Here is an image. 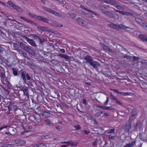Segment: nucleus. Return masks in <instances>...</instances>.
Instances as JSON below:
<instances>
[{
    "mask_svg": "<svg viewBox=\"0 0 147 147\" xmlns=\"http://www.w3.org/2000/svg\"><path fill=\"white\" fill-rule=\"evenodd\" d=\"M43 9L45 11H48L50 13L54 14L56 16L62 18H63V16L61 14L57 12L52 10L50 8H48L46 7H43Z\"/></svg>",
    "mask_w": 147,
    "mask_h": 147,
    "instance_id": "f257e3e1",
    "label": "nucleus"
},
{
    "mask_svg": "<svg viewBox=\"0 0 147 147\" xmlns=\"http://www.w3.org/2000/svg\"><path fill=\"white\" fill-rule=\"evenodd\" d=\"M102 8V10L106 15L111 18H113V14L107 10V9L105 7H103Z\"/></svg>",
    "mask_w": 147,
    "mask_h": 147,
    "instance_id": "f03ea898",
    "label": "nucleus"
},
{
    "mask_svg": "<svg viewBox=\"0 0 147 147\" xmlns=\"http://www.w3.org/2000/svg\"><path fill=\"white\" fill-rule=\"evenodd\" d=\"M110 26L113 29L117 30H119L120 29H122L123 28V26L122 25H119L112 24H110Z\"/></svg>",
    "mask_w": 147,
    "mask_h": 147,
    "instance_id": "7ed1b4c3",
    "label": "nucleus"
},
{
    "mask_svg": "<svg viewBox=\"0 0 147 147\" xmlns=\"http://www.w3.org/2000/svg\"><path fill=\"white\" fill-rule=\"evenodd\" d=\"M8 109L9 111L13 109L14 111H16L17 107L15 103H10L8 106Z\"/></svg>",
    "mask_w": 147,
    "mask_h": 147,
    "instance_id": "20e7f679",
    "label": "nucleus"
},
{
    "mask_svg": "<svg viewBox=\"0 0 147 147\" xmlns=\"http://www.w3.org/2000/svg\"><path fill=\"white\" fill-rule=\"evenodd\" d=\"M7 3L10 6L12 7L16 10L20 12L22 11V10L20 8L16 5L12 3L11 1H8Z\"/></svg>",
    "mask_w": 147,
    "mask_h": 147,
    "instance_id": "39448f33",
    "label": "nucleus"
},
{
    "mask_svg": "<svg viewBox=\"0 0 147 147\" xmlns=\"http://www.w3.org/2000/svg\"><path fill=\"white\" fill-rule=\"evenodd\" d=\"M24 38L31 45L34 47L36 46L35 42L32 40L30 39L26 36H24Z\"/></svg>",
    "mask_w": 147,
    "mask_h": 147,
    "instance_id": "423d86ee",
    "label": "nucleus"
},
{
    "mask_svg": "<svg viewBox=\"0 0 147 147\" xmlns=\"http://www.w3.org/2000/svg\"><path fill=\"white\" fill-rule=\"evenodd\" d=\"M15 142V145L17 146L24 145L26 143L24 141L20 139L16 140Z\"/></svg>",
    "mask_w": 147,
    "mask_h": 147,
    "instance_id": "0eeeda50",
    "label": "nucleus"
},
{
    "mask_svg": "<svg viewBox=\"0 0 147 147\" xmlns=\"http://www.w3.org/2000/svg\"><path fill=\"white\" fill-rule=\"evenodd\" d=\"M90 65L94 68H96L98 66L100 65V64L98 62L93 60L90 64Z\"/></svg>",
    "mask_w": 147,
    "mask_h": 147,
    "instance_id": "6e6552de",
    "label": "nucleus"
},
{
    "mask_svg": "<svg viewBox=\"0 0 147 147\" xmlns=\"http://www.w3.org/2000/svg\"><path fill=\"white\" fill-rule=\"evenodd\" d=\"M135 20L140 25L143 26L144 27L145 26L146 23H145L144 21L138 18H136Z\"/></svg>",
    "mask_w": 147,
    "mask_h": 147,
    "instance_id": "1a4fd4ad",
    "label": "nucleus"
},
{
    "mask_svg": "<svg viewBox=\"0 0 147 147\" xmlns=\"http://www.w3.org/2000/svg\"><path fill=\"white\" fill-rule=\"evenodd\" d=\"M84 59L86 62L90 64L93 60L90 56L88 55L84 57Z\"/></svg>",
    "mask_w": 147,
    "mask_h": 147,
    "instance_id": "9d476101",
    "label": "nucleus"
},
{
    "mask_svg": "<svg viewBox=\"0 0 147 147\" xmlns=\"http://www.w3.org/2000/svg\"><path fill=\"white\" fill-rule=\"evenodd\" d=\"M136 141H134L131 143L126 144L123 147H132L136 144Z\"/></svg>",
    "mask_w": 147,
    "mask_h": 147,
    "instance_id": "9b49d317",
    "label": "nucleus"
},
{
    "mask_svg": "<svg viewBox=\"0 0 147 147\" xmlns=\"http://www.w3.org/2000/svg\"><path fill=\"white\" fill-rule=\"evenodd\" d=\"M26 51L29 54L32 55H35V53L29 47L26 50Z\"/></svg>",
    "mask_w": 147,
    "mask_h": 147,
    "instance_id": "f8f14e48",
    "label": "nucleus"
},
{
    "mask_svg": "<svg viewBox=\"0 0 147 147\" xmlns=\"http://www.w3.org/2000/svg\"><path fill=\"white\" fill-rule=\"evenodd\" d=\"M26 51L29 54L32 55H35V53L29 47L26 50Z\"/></svg>",
    "mask_w": 147,
    "mask_h": 147,
    "instance_id": "ddd939ff",
    "label": "nucleus"
},
{
    "mask_svg": "<svg viewBox=\"0 0 147 147\" xmlns=\"http://www.w3.org/2000/svg\"><path fill=\"white\" fill-rule=\"evenodd\" d=\"M104 3H107L110 4L114 5L115 6V2L114 1L111 0H104L103 1Z\"/></svg>",
    "mask_w": 147,
    "mask_h": 147,
    "instance_id": "4468645a",
    "label": "nucleus"
},
{
    "mask_svg": "<svg viewBox=\"0 0 147 147\" xmlns=\"http://www.w3.org/2000/svg\"><path fill=\"white\" fill-rule=\"evenodd\" d=\"M20 18L21 19L23 20L25 22H27L28 23H30V24H32V22L31 21V20H30L24 17H20Z\"/></svg>",
    "mask_w": 147,
    "mask_h": 147,
    "instance_id": "2eb2a0df",
    "label": "nucleus"
},
{
    "mask_svg": "<svg viewBox=\"0 0 147 147\" xmlns=\"http://www.w3.org/2000/svg\"><path fill=\"white\" fill-rule=\"evenodd\" d=\"M72 146H76L78 145V142H72L70 140V144Z\"/></svg>",
    "mask_w": 147,
    "mask_h": 147,
    "instance_id": "dca6fc26",
    "label": "nucleus"
},
{
    "mask_svg": "<svg viewBox=\"0 0 147 147\" xmlns=\"http://www.w3.org/2000/svg\"><path fill=\"white\" fill-rule=\"evenodd\" d=\"M20 45L21 48L24 49L25 51L28 47L26 45L22 42L20 43Z\"/></svg>",
    "mask_w": 147,
    "mask_h": 147,
    "instance_id": "f3484780",
    "label": "nucleus"
},
{
    "mask_svg": "<svg viewBox=\"0 0 147 147\" xmlns=\"http://www.w3.org/2000/svg\"><path fill=\"white\" fill-rule=\"evenodd\" d=\"M21 90L23 92L24 95L28 96V90L27 88H26L24 89Z\"/></svg>",
    "mask_w": 147,
    "mask_h": 147,
    "instance_id": "a211bd4d",
    "label": "nucleus"
},
{
    "mask_svg": "<svg viewBox=\"0 0 147 147\" xmlns=\"http://www.w3.org/2000/svg\"><path fill=\"white\" fill-rule=\"evenodd\" d=\"M136 117V114H133L131 116L129 119V122H132L133 120L135 119Z\"/></svg>",
    "mask_w": 147,
    "mask_h": 147,
    "instance_id": "6ab92c4d",
    "label": "nucleus"
},
{
    "mask_svg": "<svg viewBox=\"0 0 147 147\" xmlns=\"http://www.w3.org/2000/svg\"><path fill=\"white\" fill-rule=\"evenodd\" d=\"M139 37L143 40L146 41L147 37L145 35L141 34L139 35Z\"/></svg>",
    "mask_w": 147,
    "mask_h": 147,
    "instance_id": "aec40b11",
    "label": "nucleus"
},
{
    "mask_svg": "<svg viewBox=\"0 0 147 147\" xmlns=\"http://www.w3.org/2000/svg\"><path fill=\"white\" fill-rule=\"evenodd\" d=\"M42 116L43 117H48L50 116V113L48 112H44L42 114Z\"/></svg>",
    "mask_w": 147,
    "mask_h": 147,
    "instance_id": "412c9836",
    "label": "nucleus"
},
{
    "mask_svg": "<svg viewBox=\"0 0 147 147\" xmlns=\"http://www.w3.org/2000/svg\"><path fill=\"white\" fill-rule=\"evenodd\" d=\"M45 124L49 126L51 125L52 124V123L49 119H47L45 120Z\"/></svg>",
    "mask_w": 147,
    "mask_h": 147,
    "instance_id": "4be33fe9",
    "label": "nucleus"
},
{
    "mask_svg": "<svg viewBox=\"0 0 147 147\" xmlns=\"http://www.w3.org/2000/svg\"><path fill=\"white\" fill-rule=\"evenodd\" d=\"M119 94H122L124 96H128L131 95V93L130 92H120Z\"/></svg>",
    "mask_w": 147,
    "mask_h": 147,
    "instance_id": "5701e85b",
    "label": "nucleus"
},
{
    "mask_svg": "<svg viewBox=\"0 0 147 147\" xmlns=\"http://www.w3.org/2000/svg\"><path fill=\"white\" fill-rule=\"evenodd\" d=\"M21 76L24 82L26 80L25 74L23 71L21 72Z\"/></svg>",
    "mask_w": 147,
    "mask_h": 147,
    "instance_id": "b1692460",
    "label": "nucleus"
},
{
    "mask_svg": "<svg viewBox=\"0 0 147 147\" xmlns=\"http://www.w3.org/2000/svg\"><path fill=\"white\" fill-rule=\"evenodd\" d=\"M141 126V123L140 122L137 123L135 126V129H137L138 128H140Z\"/></svg>",
    "mask_w": 147,
    "mask_h": 147,
    "instance_id": "393cba45",
    "label": "nucleus"
},
{
    "mask_svg": "<svg viewBox=\"0 0 147 147\" xmlns=\"http://www.w3.org/2000/svg\"><path fill=\"white\" fill-rule=\"evenodd\" d=\"M123 29L126 30L128 31H131L133 30V29L127 26H123Z\"/></svg>",
    "mask_w": 147,
    "mask_h": 147,
    "instance_id": "a878e982",
    "label": "nucleus"
},
{
    "mask_svg": "<svg viewBox=\"0 0 147 147\" xmlns=\"http://www.w3.org/2000/svg\"><path fill=\"white\" fill-rule=\"evenodd\" d=\"M68 14L72 18H75L76 16V14L72 13H69Z\"/></svg>",
    "mask_w": 147,
    "mask_h": 147,
    "instance_id": "bb28decb",
    "label": "nucleus"
},
{
    "mask_svg": "<svg viewBox=\"0 0 147 147\" xmlns=\"http://www.w3.org/2000/svg\"><path fill=\"white\" fill-rule=\"evenodd\" d=\"M8 132H6L5 134L8 135L9 136H13L14 135V133H13V132L11 131H8Z\"/></svg>",
    "mask_w": 147,
    "mask_h": 147,
    "instance_id": "cd10ccee",
    "label": "nucleus"
},
{
    "mask_svg": "<svg viewBox=\"0 0 147 147\" xmlns=\"http://www.w3.org/2000/svg\"><path fill=\"white\" fill-rule=\"evenodd\" d=\"M12 70L13 74L14 76H16L18 75V72L15 68H12Z\"/></svg>",
    "mask_w": 147,
    "mask_h": 147,
    "instance_id": "c85d7f7f",
    "label": "nucleus"
},
{
    "mask_svg": "<svg viewBox=\"0 0 147 147\" xmlns=\"http://www.w3.org/2000/svg\"><path fill=\"white\" fill-rule=\"evenodd\" d=\"M38 147H47V146L46 144L42 143L38 144Z\"/></svg>",
    "mask_w": 147,
    "mask_h": 147,
    "instance_id": "c756f323",
    "label": "nucleus"
},
{
    "mask_svg": "<svg viewBox=\"0 0 147 147\" xmlns=\"http://www.w3.org/2000/svg\"><path fill=\"white\" fill-rule=\"evenodd\" d=\"M55 128L59 131H61L62 130V127L61 126L56 125L55 127Z\"/></svg>",
    "mask_w": 147,
    "mask_h": 147,
    "instance_id": "7c9ffc66",
    "label": "nucleus"
},
{
    "mask_svg": "<svg viewBox=\"0 0 147 147\" xmlns=\"http://www.w3.org/2000/svg\"><path fill=\"white\" fill-rule=\"evenodd\" d=\"M14 146L13 144H6L3 146V147H14Z\"/></svg>",
    "mask_w": 147,
    "mask_h": 147,
    "instance_id": "2f4dec72",
    "label": "nucleus"
},
{
    "mask_svg": "<svg viewBox=\"0 0 147 147\" xmlns=\"http://www.w3.org/2000/svg\"><path fill=\"white\" fill-rule=\"evenodd\" d=\"M103 113V112L102 111H100V112H99L96 113L95 114V116L96 117H98L100 115H101Z\"/></svg>",
    "mask_w": 147,
    "mask_h": 147,
    "instance_id": "473e14b6",
    "label": "nucleus"
},
{
    "mask_svg": "<svg viewBox=\"0 0 147 147\" xmlns=\"http://www.w3.org/2000/svg\"><path fill=\"white\" fill-rule=\"evenodd\" d=\"M131 57L133 60L135 61H138L140 59V58L138 57H136L135 56H133V57Z\"/></svg>",
    "mask_w": 147,
    "mask_h": 147,
    "instance_id": "72a5a7b5",
    "label": "nucleus"
},
{
    "mask_svg": "<svg viewBox=\"0 0 147 147\" xmlns=\"http://www.w3.org/2000/svg\"><path fill=\"white\" fill-rule=\"evenodd\" d=\"M77 20H78V22L79 23H81L82 24L83 23V20L82 19H81L80 18H77Z\"/></svg>",
    "mask_w": 147,
    "mask_h": 147,
    "instance_id": "f704fd0d",
    "label": "nucleus"
},
{
    "mask_svg": "<svg viewBox=\"0 0 147 147\" xmlns=\"http://www.w3.org/2000/svg\"><path fill=\"white\" fill-rule=\"evenodd\" d=\"M15 129L14 128H13L12 127H10L8 129V131H11V132H13V133L15 134Z\"/></svg>",
    "mask_w": 147,
    "mask_h": 147,
    "instance_id": "c9c22d12",
    "label": "nucleus"
},
{
    "mask_svg": "<svg viewBox=\"0 0 147 147\" xmlns=\"http://www.w3.org/2000/svg\"><path fill=\"white\" fill-rule=\"evenodd\" d=\"M111 98L114 100H117V98L115 97V96L112 94H111L110 95Z\"/></svg>",
    "mask_w": 147,
    "mask_h": 147,
    "instance_id": "e433bc0d",
    "label": "nucleus"
},
{
    "mask_svg": "<svg viewBox=\"0 0 147 147\" xmlns=\"http://www.w3.org/2000/svg\"><path fill=\"white\" fill-rule=\"evenodd\" d=\"M42 21L43 22H45L46 23H48L49 22V20L45 18H44L43 17L42 18Z\"/></svg>",
    "mask_w": 147,
    "mask_h": 147,
    "instance_id": "4c0bfd02",
    "label": "nucleus"
},
{
    "mask_svg": "<svg viewBox=\"0 0 147 147\" xmlns=\"http://www.w3.org/2000/svg\"><path fill=\"white\" fill-rule=\"evenodd\" d=\"M115 19H117L119 18V16L117 14H113V18Z\"/></svg>",
    "mask_w": 147,
    "mask_h": 147,
    "instance_id": "58836bf2",
    "label": "nucleus"
},
{
    "mask_svg": "<svg viewBox=\"0 0 147 147\" xmlns=\"http://www.w3.org/2000/svg\"><path fill=\"white\" fill-rule=\"evenodd\" d=\"M80 7L81 8H82V9H83L86 10L88 11H89V12H92L91 11H90V10L88 9H86V8L84 7V6H83V5H80Z\"/></svg>",
    "mask_w": 147,
    "mask_h": 147,
    "instance_id": "ea45409f",
    "label": "nucleus"
},
{
    "mask_svg": "<svg viewBox=\"0 0 147 147\" xmlns=\"http://www.w3.org/2000/svg\"><path fill=\"white\" fill-rule=\"evenodd\" d=\"M29 15V16L32 17L33 18H36L37 17V16L34 15L32 13H28Z\"/></svg>",
    "mask_w": 147,
    "mask_h": 147,
    "instance_id": "a19ab883",
    "label": "nucleus"
},
{
    "mask_svg": "<svg viewBox=\"0 0 147 147\" xmlns=\"http://www.w3.org/2000/svg\"><path fill=\"white\" fill-rule=\"evenodd\" d=\"M74 127L75 128V130H77L79 129H80V127L79 125H77L74 126Z\"/></svg>",
    "mask_w": 147,
    "mask_h": 147,
    "instance_id": "79ce46f5",
    "label": "nucleus"
},
{
    "mask_svg": "<svg viewBox=\"0 0 147 147\" xmlns=\"http://www.w3.org/2000/svg\"><path fill=\"white\" fill-rule=\"evenodd\" d=\"M109 101V98L108 97H107V100H106V101L105 102L104 104V105L105 106L107 104Z\"/></svg>",
    "mask_w": 147,
    "mask_h": 147,
    "instance_id": "37998d69",
    "label": "nucleus"
},
{
    "mask_svg": "<svg viewBox=\"0 0 147 147\" xmlns=\"http://www.w3.org/2000/svg\"><path fill=\"white\" fill-rule=\"evenodd\" d=\"M115 131V129H111L110 130V131H109L107 133L108 134H110L111 133H113Z\"/></svg>",
    "mask_w": 147,
    "mask_h": 147,
    "instance_id": "c03bdc74",
    "label": "nucleus"
},
{
    "mask_svg": "<svg viewBox=\"0 0 147 147\" xmlns=\"http://www.w3.org/2000/svg\"><path fill=\"white\" fill-rule=\"evenodd\" d=\"M113 109L111 107H105V110H113Z\"/></svg>",
    "mask_w": 147,
    "mask_h": 147,
    "instance_id": "a18cd8bd",
    "label": "nucleus"
},
{
    "mask_svg": "<svg viewBox=\"0 0 147 147\" xmlns=\"http://www.w3.org/2000/svg\"><path fill=\"white\" fill-rule=\"evenodd\" d=\"M43 17L41 16H37V17L36 18H36L38 19L39 20H42Z\"/></svg>",
    "mask_w": 147,
    "mask_h": 147,
    "instance_id": "49530a36",
    "label": "nucleus"
},
{
    "mask_svg": "<svg viewBox=\"0 0 147 147\" xmlns=\"http://www.w3.org/2000/svg\"><path fill=\"white\" fill-rule=\"evenodd\" d=\"M96 107L100 108L103 109H105V107L104 106H100L96 105Z\"/></svg>",
    "mask_w": 147,
    "mask_h": 147,
    "instance_id": "de8ad7c7",
    "label": "nucleus"
},
{
    "mask_svg": "<svg viewBox=\"0 0 147 147\" xmlns=\"http://www.w3.org/2000/svg\"><path fill=\"white\" fill-rule=\"evenodd\" d=\"M63 57L67 60L69 59V57L67 55H63Z\"/></svg>",
    "mask_w": 147,
    "mask_h": 147,
    "instance_id": "09e8293b",
    "label": "nucleus"
},
{
    "mask_svg": "<svg viewBox=\"0 0 147 147\" xmlns=\"http://www.w3.org/2000/svg\"><path fill=\"white\" fill-rule=\"evenodd\" d=\"M132 15V14L131 13H129V12H125V14L124 15H126L127 16H131Z\"/></svg>",
    "mask_w": 147,
    "mask_h": 147,
    "instance_id": "8fccbe9b",
    "label": "nucleus"
},
{
    "mask_svg": "<svg viewBox=\"0 0 147 147\" xmlns=\"http://www.w3.org/2000/svg\"><path fill=\"white\" fill-rule=\"evenodd\" d=\"M38 39L39 40V42L41 43H42L44 41V39H41L40 38H38Z\"/></svg>",
    "mask_w": 147,
    "mask_h": 147,
    "instance_id": "3c124183",
    "label": "nucleus"
},
{
    "mask_svg": "<svg viewBox=\"0 0 147 147\" xmlns=\"http://www.w3.org/2000/svg\"><path fill=\"white\" fill-rule=\"evenodd\" d=\"M70 143V140L68 142H61V144H67L68 145H69Z\"/></svg>",
    "mask_w": 147,
    "mask_h": 147,
    "instance_id": "603ef678",
    "label": "nucleus"
},
{
    "mask_svg": "<svg viewBox=\"0 0 147 147\" xmlns=\"http://www.w3.org/2000/svg\"><path fill=\"white\" fill-rule=\"evenodd\" d=\"M26 77L28 80H29L30 79V77L28 74H26Z\"/></svg>",
    "mask_w": 147,
    "mask_h": 147,
    "instance_id": "864d4df0",
    "label": "nucleus"
},
{
    "mask_svg": "<svg viewBox=\"0 0 147 147\" xmlns=\"http://www.w3.org/2000/svg\"><path fill=\"white\" fill-rule=\"evenodd\" d=\"M56 24L57 25H56V27H61L63 26V25L57 23V24Z\"/></svg>",
    "mask_w": 147,
    "mask_h": 147,
    "instance_id": "5fc2aeb1",
    "label": "nucleus"
},
{
    "mask_svg": "<svg viewBox=\"0 0 147 147\" xmlns=\"http://www.w3.org/2000/svg\"><path fill=\"white\" fill-rule=\"evenodd\" d=\"M111 90L113 91L114 92L119 94L120 92H119V91L117 89H112Z\"/></svg>",
    "mask_w": 147,
    "mask_h": 147,
    "instance_id": "6e6d98bb",
    "label": "nucleus"
},
{
    "mask_svg": "<svg viewBox=\"0 0 147 147\" xmlns=\"http://www.w3.org/2000/svg\"><path fill=\"white\" fill-rule=\"evenodd\" d=\"M57 24V23L55 21H54V22H52V25L53 26L56 27V25H57V24Z\"/></svg>",
    "mask_w": 147,
    "mask_h": 147,
    "instance_id": "4d7b16f0",
    "label": "nucleus"
},
{
    "mask_svg": "<svg viewBox=\"0 0 147 147\" xmlns=\"http://www.w3.org/2000/svg\"><path fill=\"white\" fill-rule=\"evenodd\" d=\"M125 11H119V13H121V14L123 15H125Z\"/></svg>",
    "mask_w": 147,
    "mask_h": 147,
    "instance_id": "13d9d810",
    "label": "nucleus"
},
{
    "mask_svg": "<svg viewBox=\"0 0 147 147\" xmlns=\"http://www.w3.org/2000/svg\"><path fill=\"white\" fill-rule=\"evenodd\" d=\"M83 103L85 105L87 103L86 100L85 99H84L83 101Z\"/></svg>",
    "mask_w": 147,
    "mask_h": 147,
    "instance_id": "bf43d9fd",
    "label": "nucleus"
},
{
    "mask_svg": "<svg viewBox=\"0 0 147 147\" xmlns=\"http://www.w3.org/2000/svg\"><path fill=\"white\" fill-rule=\"evenodd\" d=\"M97 140H96L93 144V145L94 146H95L97 144Z\"/></svg>",
    "mask_w": 147,
    "mask_h": 147,
    "instance_id": "052dcab7",
    "label": "nucleus"
},
{
    "mask_svg": "<svg viewBox=\"0 0 147 147\" xmlns=\"http://www.w3.org/2000/svg\"><path fill=\"white\" fill-rule=\"evenodd\" d=\"M32 146L33 147H38V144H34L32 145Z\"/></svg>",
    "mask_w": 147,
    "mask_h": 147,
    "instance_id": "680f3d73",
    "label": "nucleus"
},
{
    "mask_svg": "<svg viewBox=\"0 0 147 147\" xmlns=\"http://www.w3.org/2000/svg\"><path fill=\"white\" fill-rule=\"evenodd\" d=\"M88 16L89 17L91 18L93 17V16L90 13H89L88 14Z\"/></svg>",
    "mask_w": 147,
    "mask_h": 147,
    "instance_id": "e2e57ef3",
    "label": "nucleus"
},
{
    "mask_svg": "<svg viewBox=\"0 0 147 147\" xmlns=\"http://www.w3.org/2000/svg\"><path fill=\"white\" fill-rule=\"evenodd\" d=\"M117 101V103H118L120 105H122V104L121 102L120 101L118 100V99H117V100H116Z\"/></svg>",
    "mask_w": 147,
    "mask_h": 147,
    "instance_id": "0e129e2a",
    "label": "nucleus"
},
{
    "mask_svg": "<svg viewBox=\"0 0 147 147\" xmlns=\"http://www.w3.org/2000/svg\"><path fill=\"white\" fill-rule=\"evenodd\" d=\"M60 50L62 53H65V50L64 49H60Z\"/></svg>",
    "mask_w": 147,
    "mask_h": 147,
    "instance_id": "69168bd1",
    "label": "nucleus"
},
{
    "mask_svg": "<svg viewBox=\"0 0 147 147\" xmlns=\"http://www.w3.org/2000/svg\"><path fill=\"white\" fill-rule=\"evenodd\" d=\"M7 127V126H5L0 127V130H2L4 128H6Z\"/></svg>",
    "mask_w": 147,
    "mask_h": 147,
    "instance_id": "338daca9",
    "label": "nucleus"
},
{
    "mask_svg": "<svg viewBox=\"0 0 147 147\" xmlns=\"http://www.w3.org/2000/svg\"><path fill=\"white\" fill-rule=\"evenodd\" d=\"M68 145H62L60 147H67L68 146Z\"/></svg>",
    "mask_w": 147,
    "mask_h": 147,
    "instance_id": "774afa93",
    "label": "nucleus"
}]
</instances>
